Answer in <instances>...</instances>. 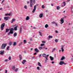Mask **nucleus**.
<instances>
[{
    "label": "nucleus",
    "instance_id": "50",
    "mask_svg": "<svg viewBox=\"0 0 73 73\" xmlns=\"http://www.w3.org/2000/svg\"><path fill=\"white\" fill-rule=\"evenodd\" d=\"M4 1H5V0H3V1L1 3V4H3V3H4Z\"/></svg>",
    "mask_w": 73,
    "mask_h": 73
},
{
    "label": "nucleus",
    "instance_id": "22",
    "mask_svg": "<svg viewBox=\"0 0 73 73\" xmlns=\"http://www.w3.org/2000/svg\"><path fill=\"white\" fill-rule=\"evenodd\" d=\"M24 8L25 9H27V5H25L24 7Z\"/></svg>",
    "mask_w": 73,
    "mask_h": 73
},
{
    "label": "nucleus",
    "instance_id": "20",
    "mask_svg": "<svg viewBox=\"0 0 73 73\" xmlns=\"http://www.w3.org/2000/svg\"><path fill=\"white\" fill-rule=\"evenodd\" d=\"M8 15H9V16H11V13H7L5 14V16H8Z\"/></svg>",
    "mask_w": 73,
    "mask_h": 73
},
{
    "label": "nucleus",
    "instance_id": "10",
    "mask_svg": "<svg viewBox=\"0 0 73 73\" xmlns=\"http://www.w3.org/2000/svg\"><path fill=\"white\" fill-rule=\"evenodd\" d=\"M34 50L35 52H36V53H38V52H39V50H38V49H37V48H35V49Z\"/></svg>",
    "mask_w": 73,
    "mask_h": 73
},
{
    "label": "nucleus",
    "instance_id": "33",
    "mask_svg": "<svg viewBox=\"0 0 73 73\" xmlns=\"http://www.w3.org/2000/svg\"><path fill=\"white\" fill-rule=\"evenodd\" d=\"M39 33L40 35L41 36H42V35L41 34V32H39Z\"/></svg>",
    "mask_w": 73,
    "mask_h": 73
},
{
    "label": "nucleus",
    "instance_id": "29",
    "mask_svg": "<svg viewBox=\"0 0 73 73\" xmlns=\"http://www.w3.org/2000/svg\"><path fill=\"white\" fill-rule=\"evenodd\" d=\"M48 38H53V36H48Z\"/></svg>",
    "mask_w": 73,
    "mask_h": 73
},
{
    "label": "nucleus",
    "instance_id": "12",
    "mask_svg": "<svg viewBox=\"0 0 73 73\" xmlns=\"http://www.w3.org/2000/svg\"><path fill=\"white\" fill-rule=\"evenodd\" d=\"M4 50H3V51H1L0 52V54H1V55H3V54H4Z\"/></svg>",
    "mask_w": 73,
    "mask_h": 73
},
{
    "label": "nucleus",
    "instance_id": "54",
    "mask_svg": "<svg viewBox=\"0 0 73 73\" xmlns=\"http://www.w3.org/2000/svg\"><path fill=\"white\" fill-rule=\"evenodd\" d=\"M73 8V6H72L71 7V9H72Z\"/></svg>",
    "mask_w": 73,
    "mask_h": 73
},
{
    "label": "nucleus",
    "instance_id": "63",
    "mask_svg": "<svg viewBox=\"0 0 73 73\" xmlns=\"http://www.w3.org/2000/svg\"><path fill=\"white\" fill-rule=\"evenodd\" d=\"M30 40L31 41H32V39L31 38V39H30Z\"/></svg>",
    "mask_w": 73,
    "mask_h": 73
},
{
    "label": "nucleus",
    "instance_id": "28",
    "mask_svg": "<svg viewBox=\"0 0 73 73\" xmlns=\"http://www.w3.org/2000/svg\"><path fill=\"white\" fill-rule=\"evenodd\" d=\"M17 44V43H16V42H14L13 45L14 46H16Z\"/></svg>",
    "mask_w": 73,
    "mask_h": 73
},
{
    "label": "nucleus",
    "instance_id": "19",
    "mask_svg": "<svg viewBox=\"0 0 73 73\" xmlns=\"http://www.w3.org/2000/svg\"><path fill=\"white\" fill-rule=\"evenodd\" d=\"M16 20V19H12V20L11 21V23H13L14 21H15Z\"/></svg>",
    "mask_w": 73,
    "mask_h": 73
},
{
    "label": "nucleus",
    "instance_id": "34",
    "mask_svg": "<svg viewBox=\"0 0 73 73\" xmlns=\"http://www.w3.org/2000/svg\"><path fill=\"white\" fill-rule=\"evenodd\" d=\"M42 9H44L45 8V6L44 5H42Z\"/></svg>",
    "mask_w": 73,
    "mask_h": 73
},
{
    "label": "nucleus",
    "instance_id": "26",
    "mask_svg": "<svg viewBox=\"0 0 73 73\" xmlns=\"http://www.w3.org/2000/svg\"><path fill=\"white\" fill-rule=\"evenodd\" d=\"M57 10H59L60 9V7L59 6H58L57 7Z\"/></svg>",
    "mask_w": 73,
    "mask_h": 73
},
{
    "label": "nucleus",
    "instance_id": "14",
    "mask_svg": "<svg viewBox=\"0 0 73 73\" xmlns=\"http://www.w3.org/2000/svg\"><path fill=\"white\" fill-rule=\"evenodd\" d=\"M29 19H30V17L29 16H27L26 18V20H29Z\"/></svg>",
    "mask_w": 73,
    "mask_h": 73
},
{
    "label": "nucleus",
    "instance_id": "5",
    "mask_svg": "<svg viewBox=\"0 0 73 73\" xmlns=\"http://www.w3.org/2000/svg\"><path fill=\"white\" fill-rule=\"evenodd\" d=\"M36 9V5H35L34 7V9L33 10L32 12L33 13H35V11Z\"/></svg>",
    "mask_w": 73,
    "mask_h": 73
},
{
    "label": "nucleus",
    "instance_id": "53",
    "mask_svg": "<svg viewBox=\"0 0 73 73\" xmlns=\"http://www.w3.org/2000/svg\"><path fill=\"white\" fill-rule=\"evenodd\" d=\"M5 62H7V61H8V59H6L5 60Z\"/></svg>",
    "mask_w": 73,
    "mask_h": 73
},
{
    "label": "nucleus",
    "instance_id": "1",
    "mask_svg": "<svg viewBox=\"0 0 73 73\" xmlns=\"http://www.w3.org/2000/svg\"><path fill=\"white\" fill-rule=\"evenodd\" d=\"M30 7L31 8H33V5H34V4H35L36 1L35 0H30Z\"/></svg>",
    "mask_w": 73,
    "mask_h": 73
},
{
    "label": "nucleus",
    "instance_id": "24",
    "mask_svg": "<svg viewBox=\"0 0 73 73\" xmlns=\"http://www.w3.org/2000/svg\"><path fill=\"white\" fill-rule=\"evenodd\" d=\"M26 62V60H23V61L22 62V64H24L25 62Z\"/></svg>",
    "mask_w": 73,
    "mask_h": 73
},
{
    "label": "nucleus",
    "instance_id": "16",
    "mask_svg": "<svg viewBox=\"0 0 73 73\" xmlns=\"http://www.w3.org/2000/svg\"><path fill=\"white\" fill-rule=\"evenodd\" d=\"M50 60H51V61H53V60H54V58H53L51 56H50Z\"/></svg>",
    "mask_w": 73,
    "mask_h": 73
},
{
    "label": "nucleus",
    "instance_id": "37",
    "mask_svg": "<svg viewBox=\"0 0 73 73\" xmlns=\"http://www.w3.org/2000/svg\"><path fill=\"white\" fill-rule=\"evenodd\" d=\"M9 31V29H6V32H8Z\"/></svg>",
    "mask_w": 73,
    "mask_h": 73
},
{
    "label": "nucleus",
    "instance_id": "45",
    "mask_svg": "<svg viewBox=\"0 0 73 73\" xmlns=\"http://www.w3.org/2000/svg\"><path fill=\"white\" fill-rule=\"evenodd\" d=\"M9 60H11V56H9Z\"/></svg>",
    "mask_w": 73,
    "mask_h": 73
},
{
    "label": "nucleus",
    "instance_id": "2",
    "mask_svg": "<svg viewBox=\"0 0 73 73\" xmlns=\"http://www.w3.org/2000/svg\"><path fill=\"white\" fill-rule=\"evenodd\" d=\"M64 18H61V19L60 20V24H62L64 22Z\"/></svg>",
    "mask_w": 73,
    "mask_h": 73
},
{
    "label": "nucleus",
    "instance_id": "25",
    "mask_svg": "<svg viewBox=\"0 0 73 73\" xmlns=\"http://www.w3.org/2000/svg\"><path fill=\"white\" fill-rule=\"evenodd\" d=\"M19 58L20 60H22V57L21 56V55H19Z\"/></svg>",
    "mask_w": 73,
    "mask_h": 73
},
{
    "label": "nucleus",
    "instance_id": "47",
    "mask_svg": "<svg viewBox=\"0 0 73 73\" xmlns=\"http://www.w3.org/2000/svg\"><path fill=\"white\" fill-rule=\"evenodd\" d=\"M18 68H16L15 70V72H17L18 70Z\"/></svg>",
    "mask_w": 73,
    "mask_h": 73
},
{
    "label": "nucleus",
    "instance_id": "35",
    "mask_svg": "<svg viewBox=\"0 0 73 73\" xmlns=\"http://www.w3.org/2000/svg\"><path fill=\"white\" fill-rule=\"evenodd\" d=\"M39 49V50H41L42 49V47H39L38 48Z\"/></svg>",
    "mask_w": 73,
    "mask_h": 73
},
{
    "label": "nucleus",
    "instance_id": "51",
    "mask_svg": "<svg viewBox=\"0 0 73 73\" xmlns=\"http://www.w3.org/2000/svg\"><path fill=\"white\" fill-rule=\"evenodd\" d=\"M34 55H36V54H37V52H35V53H34Z\"/></svg>",
    "mask_w": 73,
    "mask_h": 73
},
{
    "label": "nucleus",
    "instance_id": "44",
    "mask_svg": "<svg viewBox=\"0 0 73 73\" xmlns=\"http://www.w3.org/2000/svg\"><path fill=\"white\" fill-rule=\"evenodd\" d=\"M55 42H58V40L57 39H56L55 40Z\"/></svg>",
    "mask_w": 73,
    "mask_h": 73
},
{
    "label": "nucleus",
    "instance_id": "64",
    "mask_svg": "<svg viewBox=\"0 0 73 73\" xmlns=\"http://www.w3.org/2000/svg\"><path fill=\"white\" fill-rule=\"evenodd\" d=\"M45 49H48V48H45Z\"/></svg>",
    "mask_w": 73,
    "mask_h": 73
},
{
    "label": "nucleus",
    "instance_id": "18",
    "mask_svg": "<svg viewBox=\"0 0 73 73\" xmlns=\"http://www.w3.org/2000/svg\"><path fill=\"white\" fill-rule=\"evenodd\" d=\"M65 58V56H63L61 58V60L62 61V60H64Z\"/></svg>",
    "mask_w": 73,
    "mask_h": 73
},
{
    "label": "nucleus",
    "instance_id": "8",
    "mask_svg": "<svg viewBox=\"0 0 73 73\" xmlns=\"http://www.w3.org/2000/svg\"><path fill=\"white\" fill-rule=\"evenodd\" d=\"M5 46H6V44H3L1 47V49H4Z\"/></svg>",
    "mask_w": 73,
    "mask_h": 73
},
{
    "label": "nucleus",
    "instance_id": "48",
    "mask_svg": "<svg viewBox=\"0 0 73 73\" xmlns=\"http://www.w3.org/2000/svg\"><path fill=\"white\" fill-rule=\"evenodd\" d=\"M55 32L56 33H58V31L57 30H55Z\"/></svg>",
    "mask_w": 73,
    "mask_h": 73
},
{
    "label": "nucleus",
    "instance_id": "3",
    "mask_svg": "<svg viewBox=\"0 0 73 73\" xmlns=\"http://www.w3.org/2000/svg\"><path fill=\"white\" fill-rule=\"evenodd\" d=\"M10 30V32L8 33V35H10V34H13V29L11 28L9 29Z\"/></svg>",
    "mask_w": 73,
    "mask_h": 73
},
{
    "label": "nucleus",
    "instance_id": "17",
    "mask_svg": "<svg viewBox=\"0 0 73 73\" xmlns=\"http://www.w3.org/2000/svg\"><path fill=\"white\" fill-rule=\"evenodd\" d=\"M43 15V14L42 13H41L40 14L39 17L40 18H41L42 17V16Z\"/></svg>",
    "mask_w": 73,
    "mask_h": 73
},
{
    "label": "nucleus",
    "instance_id": "30",
    "mask_svg": "<svg viewBox=\"0 0 73 73\" xmlns=\"http://www.w3.org/2000/svg\"><path fill=\"white\" fill-rule=\"evenodd\" d=\"M45 27L46 28H47L48 27V24H46L45 25Z\"/></svg>",
    "mask_w": 73,
    "mask_h": 73
},
{
    "label": "nucleus",
    "instance_id": "31",
    "mask_svg": "<svg viewBox=\"0 0 73 73\" xmlns=\"http://www.w3.org/2000/svg\"><path fill=\"white\" fill-rule=\"evenodd\" d=\"M22 28H21V27H20V33H21V32H22Z\"/></svg>",
    "mask_w": 73,
    "mask_h": 73
},
{
    "label": "nucleus",
    "instance_id": "23",
    "mask_svg": "<svg viewBox=\"0 0 73 73\" xmlns=\"http://www.w3.org/2000/svg\"><path fill=\"white\" fill-rule=\"evenodd\" d=\"M16 36H17V33L15 32L14 33V36L16 37Z\"/></svg>",
    "mask_w": 73,
    "mask_h": 73
},
{
    "label": "nucleus",
    "instance_id": "43",
    "mask_svg": "<svg viewBox=\"0 0 73 73\" xmlns=\"http://www.w3.org/2000/svg\"><path fill=\"white\" fill-rule=\"evenodd\" d=\"M56 50V49L55 48H54L52 50V52H53L54 51Z\"/></svg>",
    "mask_w": 73,
    "mask_h": 73
},
{
    "label": "nucleus",
    "instance_id": "6",
    "mask_svg": "<svg viewBox=\"0 0 73 73\" xmlns=\"http://www.w3.org/2000/svg\"><path fill=\"white\" fill-rule=\"evenodd\" d=\"M4 19L5 20V21H7V20H9V19H10V17H4Z\"/></svg>",
    "mask_w": 73,
    "mask_h": 73
},
{
    "label": "nucleus",
    "instance_id": "13",
    "mask_svg": "<svg viewBox=\"0 0 73 73\" xmlns=\"http://www.w3.org/2000/svg\"><path fill=\"white\" fill-rule=\"evenodd\" d=\"M65 5H66V3H65V2H64L63 3V4L62 6V7H64V6H65Z\"/></svg>",
    "mask_w": 73,
    "mask_h": 73
},
{
    "label": "nucleus",
    "instance_id": "15",
    "mask_svg": "<svg viewBox=\"0 0 73 73\" xmlns=\"http://www.w3.org/2000/svg\"><path fill=\"white\" fill-rule=\"evenodd\" d=\"M38 65L39 66H40V67H42V66L41 65V63L40 62H38Z\"/></svg>",
    "mask_w": 73,
    "mask_h": 73
},
{
    "label": "nucleus",
    "instance_id": "36",
    "mask_svg": "<svg viewBox=\"0 0 73 73\" xmlns=\"http://www.w3.org/2000/svg\"><path fill=\"white\" fill-rule=\"evenodd\" d=\"M27 42V41L26 40H24V44H26V43Z\"/></svg>",
    "mask_w": 73,
    "mask_h": 73
},
{
    "label": "nucleus",
    "instance_id": "46",
    "mask_svg": "<svg viewBox=\"0 0 73 73\" xmlns=\"http://www.w3.org/2000/svg\"><path fill=\"white\" fill-rule=\"evenodd\" d=\"M42 43H46V42H45V41L43 40L42 41Z\"/></svg>",
    "mask_w": 73,
    "mask_h": 73
},
{
    "label": "nucleus",
    "instance_id": "9",
    "mask_svg": "<svg viewBox=\"0 0 73 73\" xmlns=\"http://www.w3.org/2000/svg\"><path fill=\"white\" fill-rule=\"evenodd\" d=\"M42 56L43 57H45V58L46 60H48V59L47 58V57H46V54H43L42 55Z\"/></svg>",
    "mask_w": 73,
    "mask_h": 73
},
{
    "label": "nucleus",
    "instance_id": "59",
    "mask_svg": "<svg viewBox=\"0 0 73 73\" xmlns=\"http://www.w3.org/2000/svg\"><path fill=\"white\" fill-rule=\"evenodd\" d=\"M33 29H36V27H33Z\"/></svg>",
    "mask_w": 73,
    "mask_h": 73
},
{
    "label": "nucleus",
    "instance_id": "60",
    "mask_svg": "<svg viewBox=\"0 0 73 73\" xmlns=\"http://www.w3.org/2000/svg\"><path fill=\"white\" fill-rule=\"evenodd\" d=\"M27 4H29V2L28 1L27 2Z\"/></svg>",
    "mask_w": 73,
    "mask_h": 73
},
{
    "label": "nucleus",
    "instance_id": "32",
    "mask_svg": "<svg viewBox=\"0 0 73 73\" xmlns=\"http://www.w3.org/2000/svg\"><path fill=\"white\" fill-rule=\"evenodd\" d=\"M17 26H16L15 27L14 29L15 31H17Z\"/></svg>",
    "mask_w": 73,
    "mask_h": 73
},
{
    "label": "nucleus",
    "instance_id": "49",
    "mask_svg": "<svg viewBox=\"0 0 73 73\" xmlns=\"http://www.w3.org/2000/svg\"><path fill=\"white\" fill-rule=\"evenodd\" d=\"M39 58H41V54H40L39 55Z\"/></svg>",
    "mask_w": 73,
    "mask_h": 73
},
{
    "label": "nucleus",
    "instance_id": "55",
    "mask_svg": "<svg viewBox=\"0 0 73 73\" xmlns=\"http://www.w3.org/2000/svg\"><path fill=\"white\" fill-rule=\"evenodd\" d=\"M63 64L64 65H66V63L64 62Z\"/></svg>",
    "mask_w": 73,
    "mask_h": 73
},
{
    "label": "nucleus",
    "instance_id": "61",
    "mask_svg": "<svg viewBox=\"0 0 73 73\" xmlns=\"http://www.w3.org/2000/svg\"><path fill=\"white\" fill-rule=\"evenodd\" d=\"M31 50H33V49L32 48H31Z\"/></svg>",
    "mask_w": 73,
    "mask_h": 73
},
{
    "label": "nucleus",
    "instance_id": "21",
    "mask_svg": "<svg viewBox=\"0 0 73 73\" xmlns=\"http://www.w3.org/2000/svg\"><path fill=\"white\" fill-rule=\"evenodd\" d=\"M9 46H11V45H12V42H9Z\"/></svg>",
    "mask_w": 73,
    "mask_h": 73
},
{
    "label": "nucleus",
    "instance_id": "62",
    "mask_svg": "<svg viewBox=\"0 0 73 73\" xmlns=\"http://www.w3.org/2000/svg\"><path fill=\"white\" fill-rule=\"evenodd\" d=\"M52 64H54V62H52Z\"/></svg>",
    "mask_w": 73,
    "mask_h": 73
},
{
    "label": "nucleus",
    "instance_id": "58",
    "mask_svg": "<svg viewBox=\"0 0 73 73\" xmlns=\"http://www.w3.org/2000/svg\"><path fill=\"white\" fill-rule=\"evenodd\" d=\"M51 6H53V4H51Z\"/></svg>",
    "mask_w": 73,
    "mask_h": 73
},
{
    "label": "nucleus",
    "instance_id": "38",
    "mask_svg": "<svg viewBox=\"0 0 73 73\" xmlns=\"http://www.w3.org/2000/svg\"><path fill=\"white\" fill-rule=\"evenodd\" d=\"M45 44L43 43V44H40V46H44V45Z\"/></svg>",
    "mask_w": 73,
    "mask_h": 73
},
{
    "label": "nucleus",
    "instance_id": "56",
    "mask_svg": "<svg viewBox=\"0 0 73 73\" xmlns=\"http://www.w3.org/2000/svg\"><path fill=\"white\" fill-rule=\"evenodd\" d=\"M49 56V55H47V56H46V57H47V58H48V57Z\"/></svg>",
    "mask_w": 73,
    "mask_h": 73
},
{
    "label": "nucleus",
    "instance_id": "41",
    "mask_svg": "<svg viewBox=\"0 0 73 73\" xmlns=\"http://www.w3.org/2000/svg\"><path fill=\"white\" fill-rule=\"evenodd\" d=\"M15 66H13L12 68L13 69V70L15 69Z\"/></svg>",
    "mask_w": 73,
    "mask_h": 73
},
{
    "label": "nucleus",
    "instance_id": "7",
    "mask_svg": "<svg viewBox=\"0 0 73 73\" xmlns=\"http://www.w3.org/2000/svg\"><path fill=\"white\" fill-rule=\"evenodd\" d=\"M64 46H65L64 45H62L61 46V49L62 50V52H64Z\"/></svg>",
    "mask_w": 73,
    "mask_h": 73
},
{
    "label": "nucleus",
    "instance_id": "39",
    "mask_svg": "<svg viewBox=\"0 0 73 73\" xmlns=\"http://www.w3.org/2000/svg\"><path fill=\"white\" fill-rule=\"evenodd\" d=\"M56 23V22L53 21L52 22V24H55Z\"/></svg>",
    "mask_w": 73,
    "mask_h": 73
},
{
    "label": "nucleus",
    "instance_id": "11",
    "mask_svg": "<svg viewBox=\"0 0 73 73\" xmlns=\"http://www.w3.org/2000/svg\"><path fill=\"white\" fill-rule=\"evenodd\" d=\"M59 64L60 65H62L64 64V62L62 61H60L59 63Z\"/></svg>",
    "mask_w": 73,
    "mask_h": 73
},
{
    "label": "nucleus",
    "instance_id": "52",
    "mask_svg": "<svg viewBox=\"0 0 73 73\" xmlns=\"http://www.w3.org/2000/svg\"><path fill=\"white\" fill-rule=\"evenodd\" d=\"M5 73H7V70H5Z\"/></svg>",
    "mask_w": 73,
    "mask_h": 73
},
{
    "label": "nucleus",
    "instance_id": "4",
    "mask_svg": "<svg viewBox=\"0 0 73 73\" xmlns=\"http://www.w3.org/2000/svg\"><path fill=\"white\" fill-rule=\"evenodd\" d=\"M4 27H5V23H3L2 25H1V29L2 31H3L4 29Z\"/></svg>",
    "mask_w": 73,
    "mask_h": 73
},
{
    "label": "nucleus",
    "instance_id": "57",
    "mask_svg": "<svg viewBox=\"0 0 73 73\" xmlns=\"http://www.w3.org/2000/svg\"><path fill=\"white\" fill-rule=\"evenodd\" d=\"M46 12H48V10H46Z\"/></svg>",
    "mask_w": 73,
    "mask_h": 73
},
{
    "label": "nucleus",
    "instance_id": "42",
    "mask_svg": "<svg viewBox=\"0 0 73 73\" xmlns=\"http://www.w3.org/2000/svg\"><path fill=\"white\" fill-rule=\"evenodd\" d=\"M55 24L56 27H58V24L57 23H56Z\"/></svg>",
    "mask_w": 73,
    "mask_h": 73
},
{
    "label": "nucleus",
    "instance_id": "27",
    "mask_svg": "<svg viewBox=\"0 0 73 73\" xmlns=\"http://www.w3.org/2000/svg\"><path fill=\"white\" fill-rule=\"evenodd\" d=\"M36 69L37 70H40V67H39V66L37 67Z\"/></svg>",
    "mask_w": 73,
    "mask_h": 73
},
{
    "label": "nucleus",
    "instance_id": "40",
    "mask_svg": "<svg viewBox=\"0 0 73 73\" xmlns=\"http://www.w3.org/2000/svg\"><path fill=\"white\" fill-rule=\"evenodd\" d=\"M9 46H8L7 48L6 49V50H9Z\"/></svg>",
    "mask_w": 73,
    "mask_h": 73
}]
</instances>
